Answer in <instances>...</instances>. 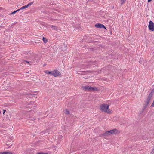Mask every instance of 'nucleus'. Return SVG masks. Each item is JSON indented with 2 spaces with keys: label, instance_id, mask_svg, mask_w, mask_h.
Returning a JSON list of instances; mask_svg holds the SVG:
<instances>
[{
  "label": "nucleus",
  "instance_id": "nucleus-1",
  "mask_svg": "<svg viewBox=\"0 0 154 154\" xmlns=\"http://www.w3.org/2000/svg\"><path fill=\"white\" fill-rule=\"evenodd\" d=\"M99 109L102 112L108 114H111L113 112L112 110L109 108V105L107 104H100L99 106Z\"/></svg>",
  "mask_w": 154,
  "mask_h": 154
},
{
  "label": "nucleus",
  "instance_id": "nucleus-13",
  "mask_svg": "<svg viewBox=\"0 0 154 154\" xmlns=\"http://www.w3.org/2000/svg\"><path fill=\"white\" fill-rule=\"evenodd\" d=\"M150 101L148 100H147V99H146V101H145V104L144 105V108H146L147 107L148 105L149 104V102H150Z\"/></svg>",
  "mask_w": 154,
  "mask_h": 154
},
{
  "label": "nucleus",
  "instance_id": "nucleus-30",
  "mask_svg": "<svg viewBox=\"0 0 154 154\" xmlns=\"http://www.w3.org/2000/svg\"><path fill=\"white\" fill-rule=\"evenodd\" d=\"M152 0H148V2H150Z\"/></svg>",
  "mask_w": 154,
  "mask_h": 154
},
{
  "label": "nucleus",
  "instance_id": "nucleus-9",
  "mask_svg": "<svg viewBox=\"0 0 154 154\" xmlns=\"http://www.w3.org/2000/svg\"><path fill=\"white\" fill-rule=\"evenodd\" d=\"M153 94H154V89H152L148 96L147 99L150 101Z\"/></svg>",
  "mask_w": 154,
  "mask_h": 154
},
{
  "label": "nucleus",
  "instance_id": "nucleus-10",
  "mask_svg": "<svg viewBox=\"0 0 154 154\" xmlns=\"http://www.w3.org/2000/svg\"><path fill=\"white\" fill-rule=\"evenodd\" d=\"M153 94H154V89H152L148 96L147 99L150 101Z\"/></svg>",
  "mask_w": 154,
  "mask_h": 154
},
{
  "label": "nucleus",
  "instance_id": "nucleus-28",
  "mask_svg": "<svg viewBox=\"0 0 154 154\" xmlns=\"http://www.w3.org/2000/svg\"><path fill=\"white\" fill-rule=\"evenodd\" d=\"M141 60H143V59H142H142L140 58V63H141V64H142L141 61Z\"/></svg>",
  "mask_w": 154,
  "mask_h": 154
},
{
  "label": "nucleus",
  "instance_id": "nucleus-3",
  "mask_svg": "<svg viewBox=\"0 0 154 154\" xmlns=\"http://www.w3.org/2000/svg\"><path fill=\"white\" fill-rule=\"evenodd\" d=\"M149 29L152 31H154V23L153 22L150 21L148 25Z\"/></svg>",
  "mask_w": 154,
  "mask_h": 154
},
{
  "label": "nucleus",
  "instance_id": "nucleus-7",
  "mask_svg": "<svg viewBox=\"0 0 154 154\" xmlns=\"http://www.w3.org/2000/svg\"><path fill=\"white\" fill-rule=\"evenodd\" d=\"M153 94H154V89H152L148 96L147 99L150 101Z\"/></svg>",
  "mask_w": 154,
  "mask_h": 154
},
{
  "label": "nucleus",
  "instance_id": "nucleus-32",
  "mask_svg": "<svg viewBox=\"0 0 154 154\" xmlns=\"http://www.w3.org/2000/svg\"><path fill=\"white\" fill-rule=\"evenodd\" d=\"M21 9H20V8L19 9H18L16 11H17V12L18 11H20V10H21Z\"/></svg>",
  "mask_w": 154,
  "mask_h": 154
},
{
  "label": "nucleus",
  "instance_id": "nucleus-12",
  "mask_svg": "<svg viewBox=\"0 0 154 154\" xmlns=\"http://www.w3.org/2000/svg\"><path fill=\"white\" fill-rule=\"evenodd\" d=\"M95 26L97 28H105V27L103 24L100 23L97 24L95 25Z\"/></svg>",
  "mask_w": 154,
  "mask_h": 154
},
{
  "label": "nucleus",
  "instance_id": "nucleus-24",
  "mask_svg": "<svg viewBox=\"0 0 154 154\" xmlns=\"http://www.w3.org/2000/svg\"><path fill=\"white\" fill-rule=\"evenodd\" d=\"M36 154H48V153H44L43 152H37Z\"/></svg>",
  "mask_w": 154,
  "mask_h": 154
},
{
  "label": "nucleus",
  "instance_id": "nucleus-19",
  "mask_svg": "<svg viewBox=\"0 0 154 154\" xmlns=\"http://www.w3.org/2000/svg\"><path fill=\"white\" fill-rule=\"evenodd\" d=\"M121 2V5H122L124 3H125L126 0H120Z\"/></svg>",
  "mask_w": 154,
  "mask_h": 154
},
{
  "label": "nucleus",
  "instance_id": "nucleus-8",
  "mask_svg": "<svg viewBox=\"0 0 154 154\" xmlns=\"http://www.w3.org/2000/svg\"><path fill=\"white\" fill-rule=\"evenodd\" d=\"M153 94H154V89H152L148 96L147 99L150 101Z\"/></svg>",
  "mask_w": 154,
  "mask_h": 154
},
{
  "label": "nucleus",
  "instance_id": "nucleus-20",
  "mask_svg": "<svg viewBox=\"0 0 154 154\" xmlns=\"http://www.w3.org/2000/svg\"><path fill=\"white\" fill-rule=\"evenodd\" d=\"M43 40L44 42L45 43H46L48 41L47 39L45 38V37L43 38Z\"/></svg>",
  "mask_w": 154,
  "mask_h": 154
},
{
  "label": "nucleus",
  "instance_id": "nucleus-5",
  "mask_svg": "<svg viewBox=\"0 0 154 154\" xmlns=\"http://www.w3.org/2000/svg\"><path fill=\"white\" fill-rule=\"evenodd\" d=\"M153 94H154V89H152L148 96L147 99L150 101Z\"/></svg>",
  "mask_w": 154,
  "mask_h": 154
},
{
  "label": "nucleus",
  "instance_id": "nucleus-18",
  "mask_svg": "<svg viewBox=\"0 0 154 154\" xmlns=\"http://www.w3.org/2000/svg\"><path fill=\"white\" fill-rule=\"evenodd\" d=\"M27 6V5H26L24 6H23L21 8H20V9L22 10V9H25V8H27L28 7Z\"/></svg>",
  "mask_w": 154,
  "mask_h": 154
},
{
  "label": "nucleus",
  "instance_id": "nucleus-29",
  "mask_svg": "<svg viewBox=\"0 0 154 154\" xmlns=\"http://www.w3.org/2000/svg\"><path fill=\"white\" fill-rule=\"evenodd\" d=\"M5 111H6L5 110H3V114H4V113H5Z\"/></svg>",
  "mask_w": 154,
  "mask_h": 154
},
{
  "label": "nucleus",
  "instance_id": "nucleus-14",
  "mask_svg": "<svg viewBox=\"0 0 154 154\" xmlns=\"http://www.w3.org/2000/svg\"><path fill=\"white\" fill-rule=\"evenodd\" d=\"M0 154H13V153L10 152H0Z\"/></svg>",
  "mask_w": 154,
  "mask_h": 154
},
{
  "label": "nucleus",
  "instance_id": "nucleus-4",
  "mask_svg": "<svg viewBox=\"0 0 154 154\" xmlns=\"http://www.w3.org/2000/svg\"><path fill=\"white\" fill-rule=\"evenodd\" d=\"M51 75H53L55 77H57L59 76L60 74V72L57 70H54L52 71Z\"/></svg>",
  "mask_w": 154,
  "mask_h": 154
},
{
  "label": "nucleus",
  "instance_id": "nucleus-33",
  "mask_svg": "<svg viewBox=\"0 0 154 154\" xmlns=\"http://www.w3.org/2000/svg\"><path fill=\"white\" fill-rule=\"evenodd\" d=\"M48 130H46L45 131V133H46V132H48Z\"/></svg>",
  "mask_w": 154,
  "mask_h": 154
},
{
  "label": "nucleus",
  "instance_id": "nucleus-21",
  "mask_svg": "<svg viewBox=\"0 0 154 154\" xmlns=\"http://www.w3.org/2000/svg\"><path fill=\"white\" fill-rule=\"evenodd\" d=\"M33 2H30L28 4L26 5L28 7H29V6L32 5L33 4Z\"/></svg>",
  "mask_w": 154,
  "mask_h": 154
},
{
  "label": "nucleus",
  "instance_id": "nucleus-16",
  "mask_svg": "<svg viewBox=\"0 0 154 154\" xmlns=\"http://www.w3.org/2000/svg\"><path fill=\"white\" fill-rule=\"evenodd\" d=\"M45 73L47 74H50L51 75L52 71H50L48 70H46L44 71Z\"/></svg>",
  "mask_w": 154,
  "mask_h": 154
},
{
  "label": "nucleus",
  "instance_id": "nucleus-25",
  "mask_svg": "<svg viewBox=\"0 0 154 154\" xmlns=\"http://www.w3.org/2000/svg\"><path fill=\"white\" fill-rule=\"evenodd\" d=\"M151 106L154 107V100L153 101V102L151 104Z\"/></svg>",
  "mask_w": 154,
  "mask_h": 154
},
{
  "label": "nucleus",
  "instance_id": "nucleus-26",
  "mask_svg": "<svg viewBox=\"0 0 154 154\" xmlns=\"http://www.w3.org/2000/svg\"><path fill=\"white\" fill-rule=\"evenodd\" d=\"M30 119V120H32V121H34V120L36 119L35 118H31Z\"/></svg>",
  "mask_w": 154,
  "mask_h": 154
},
{
  "label": "nucleus",
  "instance_id": "nucleus-35",
  "mask_svg": "<svg viewBox=\"0 0 154 154\" xmlns=\"http://www.w3.org/2000/svg\"><path fill=\"white\" fill-rule=\"evenodd\" d=\"M35 61H37V60H36V59H35Z\"/></svg>",
  "mask_w": 154,
  "mask_h": 154
},
{
  "label": "nucleus",
  "instance_id": "nucleus-22",
  "mask_svg": "<svg viewBox=\"0 0 154 154\" xmlns=\"http://www.w3.org/2000/svg\"><path fill=\"white\" fill-rule=\"evenodd\" d=\"M69 112L67 110H66L65 111V114H69Z\"/></svg>",
  "mask_w": 154,
  "mask_h": 154
},
{
  "label": "nucleus",
  "instance_id": "nucleus-2",
  "mask_svg": "<svg viewBox=\"0 0 154 154\" xmlns=\"http://www.w3.org/2000/svg\"><path fill=\"white\" fill-rule=\"evenodd\" d=\"M119 133V132L116 129H114L106 132L104 134V136H107L113 134H117Z\"/></svg>",
  "mask_w": 154,
  "mask_h": 154
},
{
  "label": "nucleus",
  "instance_id": "nucleus-23",
  "mask_svg": "<svg viewBox=\"0 0 154 154\" xmlns=\"http://www.w3.org/2000/svg\"><path fill=\"white\" fill-rule=\"evenodd\" d=\"M17 12V11L16 10L14 11L12 13H11V14H15Z\"/></svg>",
  "mask_w": 154,
  "mask_h": 154
},
{
  "label": "nucleus",
  "instance_id": "nucleus-6",
  "mask_svg": "<svg viewBox=\"0 0 154 154\" xmlns=\"http://www.w3.org/2000/svg\"><path fill=\"white\" fill-rule=\"evenodd\" d=\"M153 94H154V89H152L148 96L147 99L150 101Z\"/></svg>",
  "mask_w": 154,
  "mask_h": 154
},
{
  "label": "nucleus",
  "instance_id": "nucleus-17",
  "mask_svg": "<svg viewBox=\"0 0 154 154\" xmlns=\"http://www.w3.org/2000/svg\"><path fill=\"white\" fill-rule=\"evenodd\" d=\"M54 30H57V27L56 26L54 25H51L50 26Z\"/></svg>",
  "mask_w": 154,
  "mask_h": 154
},
{
  "label": "nucleus",
  "instance_id": "nucleus-15",
  "mask_svg": "<svg viewBox=\"0 0 154 154\" xmlns=\"http://www.w3.org/2000/svg\"><path fill=\"white\" fill-rule=\"evenodd\" d=\"M81 88L85 91H87V86H84L83 84H82L80 86Z\"/></svg>",
  "mask_w": 154,
  "mask_h": 154
},
{
  "label": "nucleus",
  "instance_id": "nucleus-27",
  "mask_svg": "<svg viewBox=\"0 0 154 154\" xmlns=\"http://www.w3.org/2000/svg\"><path fill=\"white\" fill-rule=\"evenodd\" d=\"M85 79H86V78L85 77H83V78L82 79V80L83 81H85Z\"/></svg>",
  "mask_w": 154,
  "mask_h": 154
},
{
  "label": "nucleus",
  "instance_id": "nucleus-34",
  "mask_svg": "<svg viewBox=\"0 0 154 154\" xmlns=\"http://www.w3.org/2000/svg\"><path fill=\"white\" fill-rule=\"evenodd\" d=\"M25 61L28 63H29V62H28V61Z\"/></svg>",
  "mask_w": 154,
  "mask_h": 154
},
{
  "label": "nucleus",
  "instance_id": "nucleus-31",
  "mask_svg": "<svg viewBox=\"0 0 154 154\" xmlns=\"http://www.w3.org/2000/svg\"><path fill=\"white\" fill-rule=\"evenodd\" d=\"M152 154L154 153V150H153V151L151 152Z\"/></svg>",
  "mask_w": 154,
  "mask_h": 154
},
{
  "label": "nucleus",
  "instance_id": "nucleus-11",
  "mask_svg": "<svg viewBox=\"0 0 154 154\" xmlns=\"http://www.w3.org/2000/svg\"><path fill=\"white\" fill-rule=\"evenodd\" d=\"M98 89L96 87H92L87 85V91H97Z\"/></svg>",
  "mask_w": 154,
  "mask_h": 154
}]
</instances>
